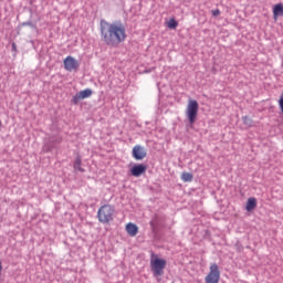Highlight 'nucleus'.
Returning a JSON list of instances; mask_svg holds the SVG:
<instances>
[{
  "label": "nucleus",
  "mask_w": 283,
  "mask_h": 283,
  "mask_svg": "<svg viewBox=\"0 0 283 283\" xmlns=\"http://www.w3.org/2000/svg\"><path fill=\"white\" fill-rule=\"evenodd\" d=\"M63 63L66 72H78V67H81L78 60L74 59L72 55L66 56Z\"/></svg>",
  "instance_id": "nucleus-6"
},
{
  "label": "nucleus",
  "mask_w": 283,
  "mask_h": 283,
  "mask_svg": "<svg viewBox=\"0 0 283 283\" xmlns=\"http://www.w3.org/2000/svg\"><path fill=\"white\" fill-rule=\"evenodd\" d=\"M126 232L128 233V235H130V238H136V235H138V226L132 222L127 223Z\"/></svg>",
  "instance_id": "nucleus-10"
},
{
  "label": "nucleus",
  "mask_w": 283,
  "mask_h": 283,
  "mask_svg": "<svg viewBox=\"0 0 283 283\" xmlns=\"http://www.w3.org/2000/svg\"><path fill=\"white\" fill-rule=\"evenodd\" d=\"M167 28H169L170 30H176V28H178V21H176V19H170L167 22Z\"/></svg>",
  "instance_id": "nucleus-15"
},
{
  "label": "nucleus",
  "mask_w": 283,
  "mask_h": 283,
  "mask_svg": "<svg viewBox=\"0 0 283 283\" xmlns=\"http://www.w3.org/2000/svg\"><path fill=\"white\" fill-rule=\"evenodd\" d=\"M101 40L109 48H118L127 40V31L122 22H101Z\"/></svg>",
  "instance_id": "nucleus-1"
},
{
  "label": "nucleus",
  "mask_w": 283,
  "mask_h": 283,
  "mask_svg": "<svg viewBox=\"0 0 283 283\" xmlns=\"http://www.w3.org/2000/svg\"><path fill=\"white\" fill-rule=\"evenodd\" d=\"M249 120V117H243V123H247Z\"/></svg>",
  "instance_id": "nucleus-18"
},
{
  "label": "nucleus",
  "mask_w": 283,
  "mask_h": 283,
  "mask_svg": "<svg viewBox=\"0 0 283 283\" xmlns=\"http://www.w3.org/2000/svg\"><path fill=\"white\" fill-rule=\"evenodd\" d=\"M90 96H92V90L86 88L84 91L78 92L77 94H75L72 98V104L73 105H78V103H81V101L85 99V98H90Z\"/></svg>",
  "instance_id": "nucleus-8"
},
{
  "label": "nucleus",
  "mask_w": 283,
  "mask_h": 283,
  "mask_svg": "<svg viewBox=\"0 0 283 283\" xmlns=\"http://www.w3.org/2000/svg\"><path fill=\"white\" fill-rule=\"evenodd\" d=\"M200 109V105L198 104V101L190 99L188 101V105L186 107V116L190 123V125H193L196 120H198V111Z\"/></svg>",
  "instance_id": "nucleus-4"
},
{
  "label": "nucleus",
  "mask_w": 283,
  "mask_h": 283,
  "mask_svg": "<svg viewBox=\"0 0 283 283\" xmlns=\"http://www.w3.org/2000/svg\"><path fill=\"white\" fill-rule=\"evenodd\" d=\"M212 17H220V9L212 10Z\"/></svg>",
  "instance_id": "nucleus-16"
},
{
  "label": "nucleus",
  "mask_w": 283,
  "mask_h": 283,
  "mask_svg": "<svg viewBox=\"0 0 283 283\" xmlns=\"http://www.w3.org/2000/svg\"><path fill=\"white\" fill-rule=\"evenodd\" d=\"M167 268V261L158 256H154L150 260V269L155 277L165 275V269Z\"/></svg>",
  "instance_id": "nucleus-3"
},
{
  "label": "nucleus",
  "mask_w": 283,
  "mask_h": 283,
  "mask_svg": "<svg viewBox=\"0 0 283 283\" xmlns=\"http://www.w3.org/2000/svg\"><path fill=\"white\" fill-rule=\"evenodd\" d=\"M181 180L184 182H191L193 180V175L191 172H182Z\"/></svg>",
  "instance_id": "nucleus-14"
},
{
  "label": "nucleus",
  "mask_w": 283,
  "mask_h": 283,
  "mask_svg": "<svg viewBox=\"0 0 283 283\" xmlns=\"http://www.w3.org/2000/svg\"><path fill=\"white\" fill-rule=\"evenodd\" d=\"M116 210L112 205H104L97 211V219L103 224H109L114 220V213Z\"/></svg>",
  "instance_id": "nucleus-2"
},
{
  "label": "nucleus",
  "mask_w": 283,
  "mask_h": 283,
  "mask_svg": "<svg viewBox=\"0 0 283 283\" xmlns=\"http://www.w3.org/2000/svg\"><path fill=\"white\" fill-rule=\"evenodd\" d=\"M255 207H258V199H255V197L249 198L245 203V210L253 211V209H255Z\"/></svg>",
  "instance_id": "nucleus-12"
},
{
  "label": "nucleus",
  "mask_w": 283,
  "mask_h": 283,
  "mask_svg": "<svg viewBox=\"0 0 283 283\" xmlns=\"http://www.w3.org/2000/svg\"><path fill=\"white\" fill-rule=\"evenodd\" d=\"M81 165H82L81 158H80V157H76L73 167H74V169H75L76 171H81V172L83 174V171H85V169H84Z\"/></svg>",
  "instance_id": "nucleus-13"
},
{
  "label": "nucleus",
  "mask_w": 283,
  "mask_h": 283,
  "mask_svg": "<svg viewBox=\"0 0 283 283\" xmlns=\"http://www.w3.org/2000/svg\"><path fill=\"white\" fill-rule=\"evenodd\" d=\"M206 283H220V266L218 263H212L209 268V272L205 277Z\"/></svg>",
  "instance_id": "nucleus-5"
},
{
  "label": "nucleus",
  "mask_w": 283,
  "mask_h": 283,
  "mask_svg": "<svg viewBox=\"0 0 283 283\" xmlns=\"http://www.w3.org/2000/svg\"><path fill=\"white\" fill-rule=\"evenodd\" d=\"M132 154L135 160H145V158H147V149L140 145L134 146Z\"/></svg>",
  "instance_id": "nucleus-7"
},
{
  "label": "nucleus",
  "mask_w": 283,
  "mask_h": 283,
  "mask_svg": "<svg viewBox=\"0 0 283 283\" xmlns=\"http://www.w3.org/2000/svg\"><path fill=\"white\" fill-rule=\"evenodd\" d=\"M12 51L17 52V43H12Z\"/></svg>",
  "instance_id": "nucleus-17"
},
{
  "label": "nucleus",
  "mask_w": 283,
  "mask_h": 283,
  "mask_svg": "<svg viewBox=\"0 0 283 283\" xmlns=\"http://www.w3.org/2000/svg\"><path fill=\"white\" fill-rule=\"evenodd\" d=\"M145 171H147V167H146L144 164L135 165V166L130 169V174H132V176H134L135 178H139V176H143V174H145Z\"/></svg>",
  "instance_id": "nucleus-9"
},
{
  "label": "nucleus",
  "mask_w": 283,
  "mask_h": 283,
  "mask_svg": "<svg viewBox=\"0 0 283 283\" xmlns=\"http://www.w3.org/2000/svg\"><path fill=\"white\" fill-rule=\"evenodd\" d=\"M277 17H283V3H277L273 7V18L277 21Z\"/></svg>",
  "instance_id": "nucleus-11"
}]
</instances>
